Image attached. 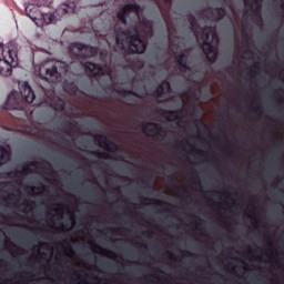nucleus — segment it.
Segmentation results:
<instances>
[{
  "mask_svg": "<svg viewBox=\"0 0 284 284\" xmlns=\"http://www.w3.org/2000/svg\"><path fill=\"white\" fill-rule=\"evenodd\" d=\"M17 44L9 43L8 48L2 50L3 59H0V75L10 77L12 74V64L17 59Z\"/></svg>",
  "mask_w": 284,
  "mask_h": 284,
  "instance_id": "obj_1",
  "label": "nucleus"
},
{
  "mask_svg": "<svg viewBox=\"0 0 284 284\" xmlns=\"http://www.w3.org/2000/svg\"><path fill=\"white\" fill-rule=\"evenodd\" d=\"M116 41L118 45L123 48V50H131V52L138 54H143V52H145V43L139 39V36L130 38L125 33H119Z\"/></svg>",
  "mask_w": 284,
  "mask_h": 284,
  "instance_id": "obj_2",
  "label": "nucleus"
},
{
  "mask_svg": "<svg viewBox=\"0 0 284 284\" xmlns=\"http://www.w3.org/2000/svg\"><path fill=\"white\" fill-rule=\"evenodd\" d=\"M63 62L61 61H47L42 63L39 68V74L42 79H45L47 81H54L58 77V68H63Z\"/></svg>",
  "mask_w": 284,
  "mask_h": 284,
  "instance_id": "obj_3",
  "label": "nucleus"
},
{
  "mask_svg": "<svg viewBox=\"0 0 284 284\" xmlns=\"http://www.w3.org/2000/svg\"><path fill=\"white\" fill-rule=\"evenodd\" d=\"M19 92L27 103H32V101H34V91H32V88H30L28 82L19 83Z\"/></svg>",
  "mask_w": 284,
  "mask_h": 284,
  "instance_id": "obj_4",
  "label": "nucleus"
},
{
  "mask_svg": "<svg viewBox=\"0 0 284 284\" xmlns=\"http://www.w3.org/2000/svg\"><path fill=\"white\" fill-rule=\"evenodd\" d=\"M73 54H78L79 57H93L94 49L83 45V44H75L72 47Z\"/></svg>",
  "mask_w": 284,
  "mask_h": 284,
  "instance_id": "obj_5",
  "label": "nucleus"
},
{
  "mask_svg": "<svg viewBox=\"0 0 284 284\" xmlns=\"http://www.w3.org/2000/svg\"><path fill=\"white\" fill-rule=\"evenodd\" d=\"M26 12L32 21H37V18L39 17V7L34 4H29L26 7Z\"/></svg>",
  "mask_w": 284,
  "mask_h": 284,
  "instance_id": "obj_6",
  "label": "nucleus"
},
{
  "mask_svg": "<svg viewBox=\"0 0 284 284\" xmlns=\"http://www.w3.org/2000/svg\"><path fill=\"white\" fill-rule=\"evenodd\" d=\"M42 19L47 24L57 23V17H54L52 13H42Z\"/></svg>",
  "mask_w": 284,
  "mask_h": 284,
  "instance_id": "obj_7",
  "label": "nucleus"
},
{
  "mask_svg": "<svg viewBox=\"0 0 284 284\" xmlns=\"http://www.w3.org/2000/svg\"><path fill=\"white\" fill-rule=\"evenodd\" d=\"M207 47H210V42L207 40H205L204 50H205L206 57L209 59H214L216 57V51L211 47V49H210L211 55H210V53L207 52Z\"/></svg>",
  "mask_w": 284,
  "mask_h": 284,
  "instance_id": "obj_8",
  "label": "nucleus"
},
{
  "mask_svg": "<svg viewBox=\"0 0 284 284\" xmlns=\"http://www.w3.org/2000/svg\"><path fill=\"white\" fill-rule=\"evenodd\" d=\"M128 11L129 12H134L135 14H139V6H136V4L126 6L125 9H124V14H128Z\"/></svg>",
  "mask_w": 284,
  "mask_h": 284,
  "instance_id": "obj_9",
  "label": "nucleus"
},
{
  "mask_svg": "<svg viewBox=\"0 0 284 284\" xmlns=\"http://www.w3.org/2000/svg\"><path fill=\"white\" fill-rule=\"evenodd\" d=\"M8 151L3 150V148L0 146V165L1 163H6V159H8Z\"/></svg>",
  "mask_w": 284,
  "mask_h": 284,
  "instance_id": "obj_10",
  "label": "nucleus"
},
{
  "mask_svg": "<svg viewBox=\"0 0 284 284\" xmlns=\"http://www.w3.org/2000/svg\"><path fill=\"white\" fill-rule=\"evenodd\" d=\"M85 67L88 68V70H90V72H92L93 74H99V71L97 69V65L92 62H88L85 64Z\"/></svg>",
  "mask_w": 284,
  "mask_h": 284,
  "instance_id": "obj_11",
  "label": "nucleus"
},
{
  "mask_svg": "<svg viewBox=\"0 0 284 284\" xmlns=\"http://www.w3.org/2000/svg\"><path fill=\"white\" fill-rule=\"evenodd\" d=\"M155 125L154 124H148L146 126H144V132L146 134H154V132H151L150 130H154Z\"/></svg>",
  "mask_w": 284,
  "mask_h": 284,
  "instance_id": "obj_12",
  "label": "nucleus"
},
{
  "mask_svg": "<svg viewBox=\"0 0 284 284\" xmlns=\"http://www.w3.org/2000/svg\"><path fill=\"white\" fill-rule=\"evenodd\" d=\"M119 19H121V21H125V16H123V14H119Z\"/></svg>",
  "mask_w": 284,
  "mask_h": 284,
  "instance_id": "obj_13",
  "label": "nucleus"
},
{
  "mask_svg": "<svg viewBox=\"0 0 284 284\" xmlns=\"http://www.w3.org/2000/svg\"><path fill=\"white\" fill-rule=\"evenodd\" d=\"M0 50H3V44L0 42Z\"/></svg>",
  "mask_w": 284,
  "mask_h": 284,
  "instance_id": "obj_14",
  "label": "nucleus"
}]
</instances>
